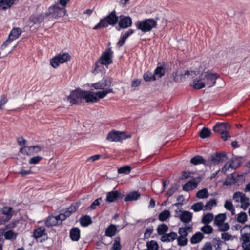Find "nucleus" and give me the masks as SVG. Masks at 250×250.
<instances>
[{
  "mask_svg": "<svg viewBox=\"0 0 250 250\" xmlns=\"http://www.w3.org/2000/svg\"><path fill=\"white\" fill-rule=\"evenodd\" d=\"M119 21L115 10L110 12L106 17L100 19V22L93 27V29L97 30L102 28H106L108 25L114 26Z\"/></svg>",
  "mask_w": 250,
  "mask_h": 250,
  "instance_id": "1",
  "label": "nucleus"
},
{
  "mask_svg": "<svg viewBox=\"0 0 250 250\" xmlns=\"http://www.w3.org/2000/svg\"><path fill=\"white\" fill-rule=\"evenodd\" d=\"M111 91V90H108L99 91L95 93L91 90L86 91L83 90V100L87 103H94L98 102L99 99L106 97L109 94V92Z\"/></svg>",
  "mask_w": 250,
  "mask_h": 250,
  "instance_id": "2",
  "label": "nucleus"
},
{
  "mask_svg": "<svg viewBox=\"0 0 250 250\" xmlns=\"http://www.w3.org/2000/svg\"><path fill=\"white\" fill-rule=\"evenodd\" d=\"M136 29L143 33L150 32L157 25V21L153 18L138 20L135 23Z\"/></svg>",
  "mask_w": 250,
  "mask_h": 250,
  "instance_id": "3",
  "label": "nucleus"
},
{
  "mask_svg": "<svg viewBox=\"0 0 250 250\" xmlns=\"http://www.w3.org/2000/svg\"><path fill=\"white\" fill-rule=\"evenodd\" d=\"M66 13V9L64 7L59 6L58 3L55 2L49 7L47 12L45 13L46 17L50 16L53 18H58L64 16Z\"/></svg>",
  "mask_w": 250,
  "mask_h": 250,
  "instance_id": "4",
  "label": "nucleus"
},
{
  "mask_svg": "<svg viewBox=\"0 0 250 250\" xmlns=\"http://www.w3.org/2000/svg\"><path fill=\"white\" fill-rule=\"evenodd\" d=\"M112 79L109 77H104L101 80L98 82L92 83L91 87H93L96 90H101V91H106L111 90L112 91L109 93H113V89L110 88Z\"/></svg>",
  "mask_w": 250,
  "mask_h": 250,
  "instance_id": "5",
  "label": "nucleus"
},
{
  "mask_svg": "<svg viewBox=\"0 0 250 250\" xmlns=\"http://www.w3.org/2000/svg\"><path fill=\"white\" fill-rule=\"evenodd\" d=\"M83 100V90L79 88L72 91L67 97V100L71 105L80 104Z\"/></svg>",
  "mask_w": 250,
  "mask_h": 250,
  "instance_id": "6",
  "label": "nucleus"
},
{
  "mask_svg": "<svg viewBox=\"0 0 250 250\" xmlns=\"http://www.w3.org/2000/svg\"><path fill=\"white\" fill-rule=\"evenodd\" d=\"M131 138L130 135H126L124 131L112 130L109 132L106 139L110 142H122L123 140Z\"/></svg>",
  "mask_w": 250,
  "mask_h": 250,
  "instance_id": "7",
  "label": "nucleus"
},
{
  "mask_svg": "<svg viewBox=\"0 0 250 250\" xmlns=\"http://www.w3.org/2000/svg\"><path fill=\"white\" fill-rule=\"evenodd\" d=\"M114 52L112 50L111 47H108L104 51L99 59H98L102 64L107 66L112 63V58Z\"/></svg>",
  "mask_w": 250,
  "mask_h": 250,
  "instance_id": "8",
  "label": "nucleus"
},
{
  "mask_svg": "<svg viewBox=\"0 0 250 250\" xmlns=\"http://www.w3.org/2000/svg\"><path fill=\"white\" fill-rule=\"evenodd\" d=\"M220 77L217 73H212L210 71L205 72L203 80L204 81L205 84L208 87H211L215 85L216 80Z\"/></svg>",
  "mask_w": 250,
  "mask_h": 250,
  "instance_id": "9",
  "label": "nucleus"
},
{
  "mask_svg": "<svg viewBox=\"0 0 250 250\" xmlns=\"http://www.w3.org/2000/svg\"><path fill=\"white\" fill-rule=\"evenodd\" d=\"M215 132L218 133L221 135V138L224 141H226L230 138V136L226 131V125L224 123H217L213 128Z\"/></svg>",
  "mask_w": 250,
  "mask_h": 250,
  "instance_id": "10",
  "label": "nucleus"
},
{
  "mask_svg": "<svg viewBox=\"0 0 250 250\" xmlns=\"http://www.w3.org/2000/svg\"><path fill=\"white\" fill-rule=\"evenodd\" d=\"M42 149V147L38 145L31 146H23L20 148V152L23 155L31 156L38 153Z\"/></svg>",
  "mask_w": 250,
  "mask_h": 250,
  "instance_id": "11",
  "label": "nucleus"
},
{
  "mask_svg": "<svg viewBox=\"0 0 250 250\" xmlns=\"http://www.w3.org/2000/svg\"><path fill=\"white\" fill-rule=\"evenodd\" d=\"M132 24V19L129 16L121 15L118 21L119 27H116V29L118 31H120L121 29H126L130 27Z\"/></svg>",
  "mask_w": 250,
  "mask_h": 250,
  "instance_id": "12",
  "label": "nucleus"
},
{
  "mask_svg": "<svg viewBox=\"0 0 250 250\" xmlns=\"http://www.w3.org/2000/svg\"><path fill=\"white\" fill-rule=\"evenodd\" d=\"M124 196L125 195L123 193L117 190H113L107 193L106 202L108 203L114 202L119 199H122Z\"/></svg>",
  "mask_w": 250,
  "mask_h": 250,
  "instance_id": "13",
  "label": "nucleus"
},
{
  "mask_svg": "<svg viewBox=\"0 0 250 250\" xmlns=\"http://www.w3.org/2000/svg\"><path fill=\"white\" fill-rule=\"evenodd\" d=\"M227 159V155L225 153H215L212 154L210 157V161L214 164H218Z\"/></svg>",
  "mask_w": 250,
  "mask_h": 250,
  "instance_id": "14",
  "label": "nucleus"
},
{
  "mask_svg": "<svg viewBox=\"0 0 250 250\" xmlns=\"http://www.w3.org/2000/svg\"><path fill=\"white\" fill-rule=\"evenodd\" d=\"M29 21L34 24L40 25L44 20V15L42 13L39 15H32L29 17Z\"/></svg>",
  "mask_w": 250,
  "mask_h": 250,
  "instance_id": "15",
  "label": "nucleus"
},
{
  "mask_svg": "<svg viewBox=\"0 0 250 250\" xmlns=\"http://www.w3.org/2000/svg\"><path fill=\"white\" fill-rule=\"evenodd\" d=\"M192 218V213L188 211H182L179 216L180 220L183 223L190 222Z\"/></svg>",
  "mask_w": 250,
  "mask_h": 250,
  "instance_id": "16",
  "label": "nucleus"
},
{
  "mask_svg": "<svg viewBox=\"0 0 250 250\" xmlns=\"http://www.w3.org/2000/svg\"><path fill=\"white\" fill-rule=\"evenodd\" d=\"M70 239L73 241H78L80 238V230L77 227H73L70 231Z\"/></svg>",
  "mask_w": 250,
  "mask_h": 250,
  "instance_id": "17",
  "label": "nucleus"
},
{
  "mask_svg": "<svg viewBox=\"0 0 250 250\" xmlns=\"http://www.w3.org/2000/svg\"><path fill=\"white\" fill-rule=\"evenodd\" d=\"M2 213L6 215V217L5 218L6 221H8L12 217L14 213V211L13 208L11 207H4L1 210Z\"/></svg>",
  "mask_w": 250,
  "mask_h": 250,
  "instance_id": "18",
  "label": "nucleus"
},
{
  "mask_svg": "<svg viewBox=\"0 0 250 250\" xmlns=\"http://www.w3.org/2000/svg\"><path fill=\"white\" fill-rule=\"evenodd\" d=\"M117 231V226L114 224H110L105 229V234L106 236L112 237Z\"/></svg>",
  "mask_w": 250,
  "mask_h": 250,
  "instance_id": "19",
  "label": "nucleus"
},
{
  "mask_svg": "<svg viewBox=\"0 0 250 250\" xmlns=\"http://www.w3.org/2000/svg\"><path fill=\"white\" fill-rule=\"evenodd\" d=\"M78 204H73L65 210H62V211L63 212L64 214V216H65L67 218L78 209Z\"/></svg>",
  "mask_w": 250,
  "mask_h": 250,
  "instance_id": "20",
  "label": "nucleus"
},
{
  "mask_svg": "<svg viewBox=\"0 0 250 250\" xmlns=\"http://www.w3.org/2000/svg\"><path fill=\"white\" fill-rule=\"evenodd\" d=\"M22 31L19 27H14L10 31L8 37L13 41L17 39L21 35Z\"/></svg>",
  "mask_w": 250,
  "mask_h": 250,
  "instance_id": "21",
  "label": "nucleus"
},
{
  "mask_svg": "<svg viewBox=\"0 0 250 250\" xmlns=\"http://www.w3.org/2000/svg\"><path fill=\"white\" fill-rule=\"evenodd\" d=\"M140 197V194L136 191H134L128 193L125 198L124 200L125 202L133 201L138 200Z\"/></svg>",
  "mask_w": 250,
  "mask_h": 250,
  "instance_id": "22",
  "label": "nucleus"
},
{
  "mask_svg": "<svg viewBox=\"0 0 250 250\" xmlns=\"http://www.w3.org/2000/svg\"><path fill=\"white\" fill-rule=\"evenodd\" d=\"M192 85L196 89H201L205 87L206 84L205 82L202 81V78H196L193 80Z\"/></svg>",
  "mask_w": 250,
  "mask_h": 250,
  "instance_id": "23",
  "label": "nucleus"
},
{
  "mask_svg": "<svg viewBox=\"0 0 250 250\" xmlns=\"http://www.w3.org/2000/svg\"><path fill=\"white\" fill-rule=\"evenodd\" d=\"M190 162L194 165L199 164L207 165L206 160H205L202 156L200 155H197L192 158L190 160Z\"/></svg>",
  "mask_w": 250,
  "mask_h": 250,
  "instance_id": "24",
  "label": "nucleus"
},
{
  "mask_svg": "<svg viewBox=\"0 0 250 250\" xmlns=\"http://www.w3.org/2000/svg\"><path fill=\"white\" fill-rule=\"evenodd\" d=\"M45 229L44 227H39L35 229L34 232V236L37 241L45 234ZM42 242V240H40Z\"/></svg>",
  "mask_w": 250,
  "mask_h": 250,
  "instance_id": "25",
  "label": "nucleus"
},
{
  "mask_svg": "<svg viewBox=\"0 0 250 250\" xmlns=\"http://www.w3.org/2000/svg\"><path fill=\"white\" fill-rule=\"evenodd\" d=\"M55 56L57 57L59 62H61V64L67 62L71 59L70 55L67 53H64L62 54L60 53Z\"/></svg>",
  "mask_w": 250,
  "mask_h": 250,
  "instance_id": "26",
  "label": "nucleus"
},
{
  "mask_svg": "<svg viewBox=\"0 0 250 250\" xmlns=\"http://www.w3.org/2000/svg\"><path fill=\"white\" fill-rule=\"evenodd\" d=\"M80 222L81 225L83 227H87L90 225L92 221L89 216L85 215L80 218Z\"/></svg>",
  "mask_w": 250,
  "mask_h": 250,
  "instance_id": "27",
  "label": "nucleus"
},
{
  "mask_svg": "<svg viewBox=\"0 0 250 250\" xmlns=\"http://www.w3.org/2000/svg\"><path fill=\"white\" fill-rule=\"evenodd\" d=\"M14 3V0H0V7L3 10L10 8Z\"/></svg>",
  "mask_w": 250,
  "mask_h": 250,
  "instance_id": "28",
  "label": "nucleus"
},
{
  "mask_svg": "<svg viewBox=\"0 0 250 250\" xmlns=\"http://www.w3.org/2000/svg\"><path fill=\"white\" fill-rule=\"evenodd\" d=\"M191 227L188 226L186 227H180L179 228L178 233L180 234L179 237H186L188 234V231H191Z\"/></svg>",
  "mask_w": 250,
  "mask_h": 250,
  "instance_id": "29",
  "label": "nucleus"
},
{
  "mask_svg": "<svg viewBox=\"0 0 250 250\" xmlns=\"http://www.w3.org/2000/svg\"><path fill=\"white\" fill-rule=\"evenodd\" d=\"M203 238V234L202 233L198 232L192 236L190 239V242L192 244H196L200 242Z\"/></svg>",
  "mask_w": 250,
  "mask_h": 250,
  "instance_id": "30",
  "label": "nucleus"
},
{
  "mask_svg": "<svg viewBox=\"0 0 250 250\" xmlns=\"http://www.w3.org/2000/svg\"><path fill=\"white\" fill-rule=\"evenodd\" d=\"M226 218V215L225 213L219 214L215 217L214 223L217 226H220L225 220Z\"/></svg>",
  "mask_w": 250,
  "mask_h": 250,
  "instance_id": "31",
  "label": "nucleus"
},
{
  "mask_svg": "<svg viewBox=\"0 0 250 250\" xmlns=\"http://www.w3.org/2000/svg\"><path fill=\"white\" fill-rule=\"evenodd\" d=\"M201 180V178L200 177H197L192 178L187 182V183L190 187V188H192V190H193L197 188V185L200 183Z\"/></svg>",
  "mask_w": 250,
  "mask_h": 250,
  "instance_id": "32",
  "label": "nucleus"
},
{
  "mask_svg": "<svg viewBox=\"0 0 250 250\" xmlns=\"http://www.w3.org/2000/svg\"><path fill=\"white\" fill-rule=\"evenodd\" d=\"M170 216V212L168 210H164L159 214L158 219L160 221L164 222L169 218Z\"/></svg>",
  "mask_w": 250,
  "mask_h": 250,
  "instance_id": "33",
  "label": "nucleus"
},
{
  "mask_svg": "<svg viewBox=\"0 0 250 250\" xmlns=\"http://www.w3.org/2000/svg\"><path fill=\"white\" fill-rule=\"evenodd\" d=\"M168 230V227L165 224H162L157 227V230L159 235H163L167 232Z\"/></svg>",
  "mask_w": 250,
  "mask_h": 250,
  "instance_id": "34",
  "label": "nucleus"
},
{
  "mask_svg": "<svg viewBox=\"0 0 250 250\" xmlns=\"http://www.w3.org/2000/svg\"><path fill=\"white\" fill-rule=\"evenodd\" d=\"M165 70L164 67L162 65L158 66L154 70V75L158 76L159 78H161L165 75Z\"/></svg>",
  "mask_w": 250,
  "mask_h": 250,
  "instance_id": "35",
  "label": "nucleus"
},
{
  "mask_svg": "<svg viewBox=\"0 0 250 250\" xmlns=\"http://www.w3.org/2000/svg\"><path fill=\"white\" fill-rule=\"evenodd\" d=\"M209 196L208 189L203 188L197 192L196 197L199 199L207 198Z\"/></svg>",
  "mask_w": 250,
  "mask_h": 250,
  "instance_id": "36",
  "label": "nucleus"
},
{
  "mask_svg": "<svg viewBox=\"0 0 250 250\" xmlns=\"http://www.w3.org/2000/svg\"><path fill=\"white\" fill-rule=\"evenodd\" d=\"M210 134V130L207 127H203L199 132L200 137L203 139L208 137Z\"/></svg>",
  "mask_w": 250,
  "mask_h": 250,
  "instance_id": "37",
  "label": "nucleus"
},
{
  "mask_svg": "<svg viewBox=\"0 0 250 250\" xmlns=\"http://www.w3.org/2000/svg\"><path fill=\"white\" fill-rule=\"evenodd\" d=\"M131 170V167L130 166L125 165L123 166L118 169V172L119 174H128Z\"/></svg>",
  "mask_w": 250,
  "mask_h": 250,
  "instance_id": "38",
  "label": "nucleus"
},
{
  "mask_svg": "<svg viewBox=\"0 0 250 250\" xmlns=\"http://www.w3.org/2000/svg\"><path fill=\"white\" fill-rule=\"evenodd\" d=\"M17 236L18 233L14 232L11 230L7 231L4 234L5 238L7 240H15Z\"/></svg>",
  "mask_w": 250,
  "mask_h": 250,
  "instance_id": "39",
  "label": "nucleus"
},
{
  "mask_svg": "<svg viewBox=\"0 0 250 250\" xmlns=\"http://www.w3.org/2000/svg\"><path fill=\"white\" fill-rule=\"evenodd\" d=\"M213 219V214L208 213L203 215L202 222L206 225L209 224Z\"/></svg>",
  "mask_w": 250,
  "mask_h": 250,
  "instance_id": "40",
  "label": "nucleus"
},
{
  "mask_svg": "<svg viewBox=\"0 0 250 250\" xmlns=\"http://www.w3.org/2000/svg\"><path fill=\"white\" fill-rule=\"evenodd\" d=\"M103 65V64H102L101 62L99 60H98L94 65L93 69L92 70L93 73L97 74L99 72H101L103 68L102 66Z\"/></svg>",
  "mask_w": 250,
  "mask_h": 250,
  "instance_id": "41",
  "label": "nucleus"
},
{
  "mask_svg": "<svg viewBox=\"0 0 250 250\" xmlns=\"http://www.w3.org/2000/svg\"><path fill=\"white\" fill-rule=\"evenodd\" d=\"M143 78L146 82H149L151 80L155 81L156 80L154 74L150 72L145 73L143 75Z\"/></svg>",
  "mask_w": 250,
  "mask_h": 250,
  "instance_id": "42",
  "label": "nucleus"
},
{
  "mask_svg": "<svg viewBox=\"0 0 250 250\" xmlns=\"http://www.w3.org/2000/svg\"><path fill=\"white\" fill-rule=\"evenodd\" d=\"M233 184H234V176H233V173L231 174H228L226 177V179L223 183L224 185L229 186Z\"/></svg>",
  "mask_w": 250,
  "mask_h": 250,
  "instance_id": "43",
  "label": "nucleus"
},
{
  "mask_svg": "<svg viewBox=\"0 0 250 250\" xmlns=\"http://www.w3.org/2000/svg\"><path fill=\"white\" fill-rule=\"evenodd\" d=\"M146 246L148 250H158L159 249L158 243L154 240L148 241Z\"/></svg>",
  "mask_w": 250,
  "mask_h": 250,
  "instance_id": "44",
  "label": "nucleus"
},
{
  "mask_svg": "<svg viewBox=\"0 0 250 250\" xmlns=\"http://www.w3.org/2000/svg\"><path fill=\"white\" fill-rule=\"evenodd\" d=\"M120 241L121 239L119 236H117L115 238L114 242L112 246V250H121L122 246Z\"/></svg>",
  "mask_w": 250,
  "mask_h": 250,
  "instance_id": "45",
  "label": "nucleus"
},
{
  "mask_svg": "<svg viewBox=\"0 0 250 250\" xmlns=\"http://www.w3.org/2000/svg\"><path fill=\"white\" fill-rule=\"evenodd\" d=\"M45 224L48 227L55 226L57 224V219L53 215L49 216L47 218Z\"/></svg>",
  "mask_w": 250,
  "mask_h": 250,
  "instance_id": "46",
  "label": "nucleus"
},
{
  "mask_svg": "<svg viewBox=\"0 0 250 250\" xmlns=\"http://www.w3.org/2000/svg\"><path fill=\"white\" fill-rule=\"evenodd\" d=\"M241 240L242 241V246L248 245L250 243V235L249 233H244L241 236Z\"/></svg>",
  "mask_w": 250,
  "mask_h": 250,
  "instance_id": "47",
  "label": "nucleus"
},
{
  "mask_svg": "<svg viewBox=\"0 0 250 250\" xmlns=\"http://www.w3.org/2000/svg\"><path fill=\"white\" fill-rule=\"evenodd\" d=\"M233 163V159H231V162H227L222 168L221 171L223 173H225L227 170H229V168L233 169L234 168V166L232 165Z\"/></svg>",
  "mask_w": 250,
  "mask_h": 250,
  "instance_id": "48",
  "label": "nucleus"
},
{
  "mask_svg": "<svg viewBox=\"0 0 250 250\" xmlns=\"http://www.w3.org/2000/svg\"><path fill=\"white\" fill-rule=\"evenodd\" d=\"M241 203V208L245 210L250 205L249 202V198L247 197L246 196L243 197L242 200L240 201Z\"/></svg>",
  "mask_w": 250,
  "mask_h": 250,
  "instance_id": "49",
  "label": "nucleus"
},
{
  "mask_svg": "<svg viewBox=\"0 0 250 250\" xmlns=\"http://www.w3.org/2000/svg\"><path fill=\"white\" fill-rule=\"evenodd\" d=\"M216 201L215 199H211L205 205L204 210H211L213 206L216 205Z\"/></svg>",
  "mask_w": 250,
  "mask_h": 250,
  "instance_id": "50",
  "label": "nucleus"
},
{
  "mask_svg": "<svg viewBox=\"0 0 250 250\" xmlns=\"http://www.w3.org/2000/svg\"><path fill=\"white\" fill-rule=\"evenodd\" d=\"M224 207L226 209L231 211L232 215H234V209L233 208V204L230 201H226Z\"/></svg>",
  "mask_w": 250,
  "mask_h": 250,
  "instance_id": "51",
  "label": "nucleus"
},
{
  "mask_svg": "<svg viewBox=\"0 0 250 250\" xmlns=\"http://www.w3.org/2000/svg\"><path fill=\"white\" fill-rule=\"evenodd\" d=\"M203 207V204L202 202H198L194 204L191 206V209L195 212H198L202 209L204 210Z\"/></svg>",
  "mask_w": 250,
  "mask_h": 250,
  "instance_id": "52",
  "label": "nucleus"
},
{
  "mask_svg": "<svg viewBox=\"0 0 250 250\" xmlns=\"http://www.w3.org/2000/svg\"><path fill=\"white\" fill-rule=\"evenodd\" d=\"M201 231L205 234H210L213 232V228L207 224L206 225L202 227L201 229Z\"/></svg>",
  "mask_w": 250,
  "mask_h": 250,
  "instance_id": "53",
  "label": "nucleus"
},
{
  "mask_svg": "<svg viewBox=\"0 0 250 250\" xmlns=\"http://www.w3.org/2000/svg\"><path fill=\"white\" fill-rule=\"evenodd\" d=\"M237 220L238 222L244 223L247 220V215L245 212H242L238 216Z\"/></svg>",
  "mask_w": 250,
  "mask_h": 250,
  "instance_id": "54",
  "label": "nucleus"
},
{
  "mask_svg": "<svg viewBox=\"0 0 250 250\" xmlns=\"http://www.w3.org/2000/svg\"><path fill=\"white\" fill-rule=\"evenodd\" d=\"M50 63L51 66L54 68H57L59 64H61V62H59L57 57L56 56L54 57L53 58L50 60Z\"/></svg>",
  "mask_w": 250,
  "mask_h": 250,
  "instance_id": "55",
  "label": "nucleus"
},
{
  "mask_svg": "<svg viewBox=\"0 0 250 250\" xmlns=\"http://www.w3.org/2000/svg\"><path fill=\"white\" fill-rule=\"evenodd\" d=\"M42 157L40 156H36L32 157L29 160V164H38L42 160Z\"/></svg>",
  "mask_w": 250,
  "mask_h": 250,
  "instance_id": "56",
  "label": "nucleus"
},
{
  "mask_svg": "<svg viewBox=\"0 0 250 250\" xmlns=\"http://www.w3.org/2000/svg\"><path fill=\"white\" fill-rule=\"evenodd\" d=\"M178 190L176 185L172 186L166 193V196L171 197Z\"/></svg>",
  "mask_w": 250,
  "mask_h": 250,
  "instance_id": "57",
  "label": "nucleus"
},
{
  "mask_svg": "<svg viewBox=\"0 0 250 250\" xmlns=\"http://www.w3.org/2000/svg\"><path fill=\"white\" fill-rule=\"evenodd\" d=\"M177 242L178 245L180 246H184L188 244V239L186 237H179L177 238Z\"/></svg>",
  "mask_w": 250,
  "mask_h": 250,
  "instance_id": "58",
  "label": "nucleus"
},
{
  "mask_svg": "<svg viewBox=\"0 0 250 250\" xmlns=\"http://www.w3.org/2000/svg\"><path fill=\"white\" fill-rule=\"evenodd\" d=\"M172 77L173 78V81L175 83H181L182 82V80L180 77L179 74H178L177 71H173L172 73Z\"/></svg>",
  "mask_w": 250,
  "mask_h": 250,
  "instance_id": "59",
  "label": "nucleus"
},
{
  "mask_svg": "<svg viewBox=\"0 0 250 250\" xmlns=\"http://www.w3.org/2000/svg\"><path fill=\"white\" fill-rule=\"evenodd\" d=\"M245 178L244 174L238 175L237 177H235V183L238 185L242 184L245 181Z\"/></svg>",
  "mask_w": 250,
  "mask_h": 250,
  "instance_id": "60",
  "label": "nucleus"
},
{
  "mask_svg": "<svg viewBox=\"0 0 250 250\" xmlns=\"http://www.w3.org/2000/svg\"><path fill=\"white\" fill-rule=\"evenodd\" d=\"M102 200V198L100 197L94 200L89 207V208L91 209H94L96 208V207L99 206L100 204V201Z\"/></svg>",
  "mask_w": 250,
  "mask_h": 250,
  "instance_id": "61",
  "label": "nucleus"
},
{
  "mask_svg": "<svg viewBox=\"0 0 250 250\" xmlns=\"http://www.w3.org/2000/svg\"><path fill=\"white\" fill-rule=\"evenodd\" d=\"M126 39L123 35H121L118 42L117 43V46L118 48L121 47L125 43Z\"/></svg>",
  "mask_w": 250,
  "mask_h": 250,
  "instance_id": "62",
  "label": "nucleus"
},
{
  "mask_svg": "<svg viewBox=\"0 0 250 250\" xmlns=\"http://www.w3.org/2000/svg\"><path fill=\"white\" fill-rule=\"evenodd\" d=\"M219 231L221 232H224L227 231L229 229V226L228 223H222L220 226H219Z\"/></svg>",
  "mask_w": 250,
  "mask_h": 250,
  "instance_id": "63",
  "label": "nucleus"
},
{
  "mask_svg": "<svg viewBox=\"0 0 250 250\" xmlns=\"http://www.w3.org/2000/svg\"><path fill=\"white\" fill-rule=\"evenodd\" d=\"M246 195L243 193H241L239 192H235V202H238L242 200L244 197Z\"/></svg>",
  "mask_w": 250,
  "mask_h": 250,
  "instance_id": "64",
  "label": "nucleus"
}]
</instances>
